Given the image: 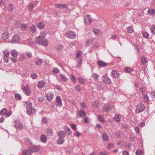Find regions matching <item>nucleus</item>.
<instances>
[{
    "instance_id": "nucleus-1",
    "label": "nucleus",
    "mask_w": 155,
    "mask_h": 155,
    "mask_svg": "<svg viewBox=\"0 0 155 155\" xmlns=\"http://www.w3.org/2000/svg\"><path fill=\"white\" fill-rule=\"evenodd\" d=\"M26 104V107L27 110L26 112L27 114L30 115L32 113L35 114L36 112V110L32 107V104L30 101H26L25 102Z\"/></svg>"
},
{
    "instance_id": "nucleus-2",
    "label": "nucleus",
    "mask_w": 155,
    "mask_h": 155,
    "mask_svg": "<svg viewBox=\"0 0 155 155\" xmlns=\"http://www.w3.org/2000/svg\"><path fill=\"white\" fill-rule=\"evenodd\" d=\"M66 133L63 131H59L57 135L59 138L58 139L57 143L59 144H61L64 143V138L65 136Z\"/></svg>"
},
{
    "instance_id": "nucleus-3",
    "label": "nucleus",
    "mask_w": 155,
    "mask_h": 155,
    "mask_svg": "<svg viewBox=\"0 0 155 155\" xmlns=\"http://www.w3.org/2000/svg\"><path fill=\"white\" fill-rule=\"evenodd\" d=\"M35 41L36 43L40 45H42L45 46H47L48 45V42L45 38L44 40V38L38 36L36 39Z\"/></svg>"
},
{
    "instance_id": "nucleus-4",
    "label": "nucleus",
    "mask_w": 155,
    "mask_h": 155,
    "mask_svg": "<svg viewBox=\"0 0 155 155\" xmlns=\"http://www.w3.org/2000/svg\"><path fill=\"white\" fill-rule=\"evenodd\" d=\"M145 108L144 105L143 103L138 104L136 107V113L137 114L143 111Z\"/></svg>"
},
{
    "instance_id": "nucleus-5",
    "label": "nucleus",
    "mask_w": 155,
    "mask_h": 155,
    "mask_svg": "<svg viewBox=\"0 0 155 155\" xmlns=\"http://www.w3.org/2000/svg\"><path fill=\"white\" fill-rule=\"evenodd\" d=\"M13 126L16 128L22 130L23 128V125L19 120H16L13 123Z\"/></svg>"
},
{
    "instance_id": "nucleus-6",
    "label": "nucleus",
    "mask_w": 155,
    "mask_h": 155,
    "mask_svg": "<svg viewBox=\"0 0 155 155\" xmlns=\"http://www.w3.org/2000/svg\"><path fill=\"white\" fill-rule=\"evenodd\" d=\"M101 80L103 82L106 84H109L111 82L110 79L106 74L102 77Z\"/></svg>"
},
{
    "instance_id": "nucleus-7",
    "label": "nucleus",
    "mask_w": 155,
    "mask_h": 155,
    "mask_svg": "<svg viewBox=\"0 0 155 155\" xmlns=\"http://www.w3.org/2000/svg\"><path fill=\"white\" fill-rule=\"evenodd\" d=\"M66 36L67 37L70 38L74 39L76 37V33L73 31H69L67 32Z\"/></svg>"
},
{
    "instance_id": "nucleus-8",
    "label": "nucleus",
    "mask_w": 155,
    "mask_h": 155,
    "mask_svg": "<svg viewBox=\"0 0 155 155\" xmlns=\"http://www.w3.org/2000/svg\"><path fill=\"white\" fill-rule=\"evenodd\" d=\"M24 94L27 96H29L31 94L30 88L28 86H25L23 89Z\"/></svg>"
},
{
    "instance_id": "nucleus-9",
    "label": "nucleus",
    "mask_w": 155,
    "mask_h": 155,
    "mask_svg": "<svg viewBox=\"0 0 155 155\" xmlns=\"http://www.w3.org/2000/svg\"><path fill=\"white\" fill-rule=\"evenodd\" d=\"M29 148L32 153L33 152L38 151L39 150V147L35 145H31Z\"/></svg>"
},
{
    "instance_id": "nucleus-10",
    "label": "nucleus",
    "mask_w": 155,
    "mask_h": 155,
    "mask_svg": "<svg viewBox=\"0 0 155 155\" xmlns=\"http://www.w3.org/2000/svg\"><path fill=\"white\" fill-rule=\"evenodd\" d=\"M119 74V71H117L112 70L111 72V76L114 78H118Z\"/></svg>"
},
{
    "instance_id": "nucleus-11",
    "label": "nucleus",
    "mask_w": 155,
    "mask_h": 155,
    "mask_svg": "<svg viewBox=\"0 0 155 155\" xmlns=\"http://www.w3.org/2000/svg\"><path fill=\"white\" fill-rule=\"evenodd\" d=\"M84 22L85 24H89L91 23L92 19L88 15H86L84 17Z\"/></svg>"
},
{
    "instance_id": "nucleus-12",
    "label": "nucleus",
    "mask_w": 155,
    "mask_h": 155,
    "mask_svg": "<svg viewBox=\"0 0 155 155\" xmlns=\"http://www.w3.org/2000/svg\"><path fill=\"white\" fill-rule=\"evenodd\" d=\"M32 154L30 148L29 149H25L22 151L21 155H31Z\"/></svg>"
},
{
    "instance_id": "nucleus-13",
    "label": "nucleus",
    "mask_w": 155,
    "mask_h": 155,
    "mask_svg": "<svg viewBox=\"0 0 155 155\" xmlns=\"http://www.w3.org/2000/svg\"><path fill=\"white\" fill-rule=\"evenodd\" d=\"M56 102L57 105L60 107L62 106V102L61 98L59 96H57L56 99Z\"/></svg>"
},
{
    "instance_id": "nucleus-14",
    "label": "nucleus",
    "mask_w": 155,
    "mask_h": 155,
    "mask_svg": "<svg viewBox=\"0 0 155 155\" xmlns=\"http://www.w3.org/2000/svg\"><path fill=\"white\" fill-rule=\"evenodd\" d=\"M111 106L109 104H104L103 107L104 110L105 111L108 112L111 109Z\"/></svg>"
},
{
    "instance_id": "nucleus-15",
    "label": "nucleus",
    "mask_w": 155,
    "mask_h": 155,
    "mask_svg": "<svg viewBox=\"0 0 155 155\" xmlns=\"http://www.w3.org/2000/svg\"><path fill=\"white\" fill-rule=\"evenodd\" d=\"M45 83L43 80L40 81L38 84V87L39 88H42L45 86Z\"/></svg>"
},
{
    "instance_id": "nucleus-16",
    "label": "nucleus",
    "mask_w": 155,
    "mask_h": 155,
    "mask_svg": "<svg viewBox=\"0 0 155 155\" xmlns=\"http://www.w3.org/2000/svg\"><path fill=\"white\" fill-rule=\"evenodd\" d=\"M102 138L104 141H107L109 140V136L106 133H103L102 135Z\"/></svg>"
},
{
    "instance_id": "nucleus-17",
    "label": "nucleus",
    "mask_w": 155,
    "mask_h": 155,
    "mask_svg": "<svg viewBox=\"0 0 155 155\" xmlns=\"http://www.w3.org/2000/svg\"><path fill=\"white\" fill-rule=\"evenodd\" d=\"M46 131L48 136H52L53 135V130L50 127H48Z\"/></svg>"
},
{
    "instance_id": "nucleus-18",
    "label": "nucleus",
    "mask_w": 155,
    "mask_h": 155,
    "mask_svg": "<svg viewBox=\"0 0 155 155\" xmlns=\"http://www.w3.org/2000/svg\"><path fill=\"white\" fill-rule=\"evenodd\" d=\"M97 64L99 66H100L102 67H104L107 65V64L106 63L102 61H98Z\"/></svg>"
},
{
    "instance_id": "nucleus-19",
    "label": "nucleus",
    "mask_w": 155,
    "mask_h": 155,
    "mask_svg": "<svg viewBox=\"0 0 155 155\" xmlns=\"http://www.w3.org/2000/svg\"><path fill=\"white\" fill-rule=\"evenodd\" d=\"M20 40V37L18 35H14L12 40L13 42H18Z\"/></svg>"
},
{
    "instance_id": "nucleus-20",
    "label": "nucleus",
    "mask_w": 155,
    "mask_h": 155,
    "mask_svg": "<svg viewBox=\"0 0 155 155\" xmlns=\"http://www.w3.org/2000/svg\"><path fill=\"white\" fill-rule=\"evenodd\" d=\"M47 99L49 101L51 100L53 98V95L51 93H48L46 94Z\"/></svg>"
},
{
    "instance_id": "nucleus-21",
    "label": "nucleus",
    "mask_w": 155,
    "mask_h": 155,
    "mask_svg": "<svg viewBox=\"0 0 155 155\" xmlns=\"http://www.w3.org/2000/svg\"><path fill=\"white\" fill-rule=\"evenodd\" d=\"M9 34L7 31H5L3 33L2 35V38L4 40L7 39L9 38Z\"/></svg>"
},
{
    "instance_id": "nucleus-22",
    "label": "nucleus",
    "mask_w": 155,
    "mask_h": 155,
    "mask_svg": "<svg viewBox=\"0 0 155 155\" xmlns=\"http://www.w3.org/2000/svg\"><path fill=\"white\" fill-rule=\"evenodd\" d=\"M55 6L57 7V8L61 9H63V8H67L68 7V6L67 5L64 4H56L55 5Z\"/></svg>"
},
{
    "instance_id": "nucleus-23",
    "label": "nucleus",
    "mask_w": 155,
    "mask_h": 155,
    "mask_svg": "<svg viewBox=\"0 0 155 155\" xmlns=\"http://www.w3.org/2000/svg\"><path fill=\"white\" fill-rule=\"evenodd\" d=\"M86 116V114L83 110H80L78 111V116L82 118L85 117Z\"/></svg>"
},
{
    "instance_id": "nucleus-24",
    "label": "nucleus",
    "mask_w": 155,
    "mask_h": 155,
    "mask_svg": "<svg viewBox=\"0 0 155 155\" xmlns=\"http://www.w3.org/2000/svg\"><path fill=\"white\" fill-rule=\"evenodd\" d=\"M40 139L41 141L43 143H45L47 141V138L46 136L44 134H42L41 137Z\"/></svg>"
},
{
    "instance_id": "nucleus-25",
    "label": "nucleus",
    "mask_w": 155,
    "mask_h": 155,
    "mask_svg": "<svg viewBox=\"0 0 155 155\" xmlns=\"http://www.w3.org/2000/svg\"><path fill=\"white\" fill-rule=\"evenodd\" d=\"M93 31L95 35H98L102 33L101 31L99 29H94L93 30Z\"/></svg>"
},
{
    "instance_id": "nucleus-26",
    "label": "nucleus",
    "mask_w": 155,
    "mask_h": 155,
    "mask_svg": "<svg viewBox=\"0 0 155 155\" xmlns=\"http://www.w3.org/2000/svg\"><path fill=\"white\" fill-rule=\"evenodd\" d=\"M124 70L127 73H130L134 71V69L133 68L129 67L125 68Z\"/></svg>"
},
{
    "instance_id": "nucleus-27",
    "label": "nucleus",
    "mask_w": 155,
    "mask_h": 155,
    "mask_svg": "<svg viewBox=\"0 0 155 155\" xmlns=\"http://www.w3.org/2000/svg\"><path fill=\"white\" fill-rule=\"evenodd\" d=\"M121 117L119 115H115L114 117V120L117 122H118L120 121Z\"/></svg>"
},
{
    "instance_id": "nucleus-28",
    "label": "nucleus",
    "mask_w": 155,
    "mask_h": 155,
    "mask_svg": "<svg viewBox=\"0 0 155 155\" xmlns=\"http://www.w3.org/2000/svg\"><path fill=\"white\" fill-rule=\"evenodd\" d=\"M55 48L58 51H61L63 49V46L61 45H58L55 47Z\"/></svg>"
},
{
    "instance_id": "nucleus-29",
    "label": "nucleus",
    "mask_w": 155,
    "mask_h": 155,
    "mask_svg": "<svg viewBox=\"0 0 155 155\" xmlns=\"http://www.w3.org/2000/svg\"><path fill=\"white\" fill-rule=\"evenodd\" d=\"M142 35L144 38L147 39L149 38V35L146 31H142Z\"/></svg>"
},
{
    "instance_id": "nucleus-30",
    "label": "nucleus",
    "mask_w": 155,
    "mask_h": 155,
    "mask_svg": "<svg viewBox=\"0 0 155 155\" xmlns=\"http://www.w3.org/2000/svg\"><path fill=\"white\" fill-rule=\"evenodd\" d=\"M43 60L41 59H39L35 62V64L37 65H41L43 62Z\"/></svg>"
},
{
    "instance_id": "nucleus-31",
    "label": "nucleus",
    "mask_w": 155,
    "mask_h": 155,
    "mask_svg": "<svg viewBox=\"0 0 155 155\" xmlns=\"http://www.w3.org/2000/svg\"><path fill=\"white\" fill-rule=\"evenodd\" d=\"M45 25L43 22H39L38 25V28L40 29L44 28H45Z\"/></svg>"
},
{
    "instance_id": "nucleus-32",
    "label": "nucleus",
    "mask_w": 155,
    "mask_h": 155,
    "mask_svg": "<svg viewBox=\"0 0 155 155\" xmlns=\"http://www.w3.org/2000/svg\"><path fill=\"white\" fill-rule=\"evenodd\" d=\"M60 77L61 80L64 82L68 80L67 77L64 74H61L60 75Z\"/></svg>"
},
{
    "instance_id": "nucleus-33",
    "label": "nucleus",
    "mask_w": 155,
    "mask_h": 155,
    "mask_svg": "<svg viewBox=\"0 0 155 155\" xmlns=\"http://www.w3.org/2000/svg\"><path fill=\"white\" fill-rule=\"evenodd\" d=\"M13 6L12 4H9L8 6V9L9 12H12L13 10Z\"/></svg>"
},
{
    "instance_id": "nucleus-34",
    "label": "nucleus",
    "mask_w": 155,
    "mask_h": 155,
    "mask_svg": "<svg viewBox=\"0 0 155 155\" xmlns=\"http://www.w3.org/2000/svg\"><path fill=\"white\" fill-rule=\"evenodd\" d=\"M143 98L145 102L147 103L150 101L149 97L146 94L144 95H143Z\"/></svg>"
},
{
    "instance_id": "nucleus-35",
    "label": "nucleus",
    "mask_w": 155,
    "mask_h": 155,
    "mask_svg": "<svg viewBox=\"0 0 155 155\" xmlns=\"http://www.w3.org/2000/svg\"><path fill=\"white\" fill-rule=\"evenodd\" d=\"M147 13L151 15H153L155 14V9H150L148 10Z\"/></svg>"
},
{
    "instance_id": "nucleus-36",
    "label": "nucleus",
    "mask_w": 155,
    "mask_h": 155,
    "mask_svg": "<svg viewBox=\"0 0 155 155\" xmlns=\"http://www.w3.org/2000/svg\"><path fill=\"white\" fill-rule=\"evenodd\" d=\"M7 110L5 108H4L0 111V114L2 115H5Z\"/></svg>"
},
{
    "instance_id": "nucleus-37",
    "label": "nucleus",
    "mask_w": 155,
    "mask_h": 155,
    "mask_svg": "<svg viewBox=\"0 0 155 155\" xmlns=\"http://www.w3.org/2000/svg\"><path fill=\"white\" fill-rule=\"evenodd\" d=\"M15 97L17 100H20L22 99L21 96L19 94H16L15 95Z\"/></svg>"
},
{
    "instance_id": "nucleus-38",
    "label": "nucleus",
    "mask_w": 155,
    "mask_h": 155,
    "mask_svg": "<svg viewBox=\"0 0 155 155\" xmlns=\"http://www.w3.org/2000/svg\"><path fill=\"white\" fill-rule=\"evenodd\" d=\"M36 30V28L35 26L32 25L31 26L30 28V31H31L33 33L35 32Z\"/></svg>"
},
{
    "instance_id": "nucleus-39",
    "label": "nucleus",
    "mask_w": 155,
    "mask_h": 155,
    "mask_svg": "<svg viewBox=\"0 0 155 155\" xmlns=\"http://www.w3.org/2000/svg\"><path fill=\"white\" fill-rule=\"evenodd\" d=\"M141 62L143 64H145L147 62L146 58L144 57H141Z\"/></svg>"
},
{
    "instance_id": "nucleus-40",
    "label": "nucleus",
    "mask_w": 155,
    "mask_h": 155,
    "mask_svg": "<svg viewBox=\"0 0 155 155\" xmlns=\"http://www.w3.org/2000/svg\"><path fill=\"white\" fill-rule=\"evenodd\" d=\"M82 54V53L81 51H78L77 52V54L76 55V58H78V59L80 58Z\"/></svg>"
},
{
    "instance_id": "nucleus-41",
    "label": "nucleus",
    "mask_w": 155,
    "mask_h": 155,
    "mask_svg": "<svg viewBox=\"0 0 155 155\" xmlns=\"http://www.w3.org/2000/svg\"><path fill=\"white\" fill-rule=\"evenodd\" d=\"M103 85V84L101 82H98L97 84V88L98 89H100L102 87Z\"/></svg>"
},
{
    "instance_id": "nucleus-42",
    "label": "nucleus",
    "mask_w": 155,
    "mask_h": 155,
    "mask_svg": "<svg viewBox=\"0 0 155 155\" xmlns=\"http://www.w3.org/2000/svg\"><path fill=\"white\" fill-rule=\"evenodd\" d=\"M92 104L93 106L96 107L97 108L99 107V103L97 101H94L93 102Z\"/></svg>"
},
{
    "instance_id": "nucleus-43",
    "label": "nucleus",
    "mask_w": 155,
    "mask_h": 155,
    "mask_svg": "<svg viewBox=\"0 0 155 155\" xmlns=\"http://www.w3.org/2000/svg\"><path fill=\"white\" fill-rule=\"evenodd\" d=\"M11 54L14 57L17 56L18 55L17 52L15 50H13V51L11 52Z\"/></svg>"
},
{
    "instance_id": "nucleus-44",
    "label": "nucleus",
    "mask_w": 155,
    "mask_h": 155,
    "mask_svg": "<svg viewBox=\"0 0 155 155\" xmlns=\"http://www.w3.org/2000/svg\"><path fill=\"white\" fill-rule=\"evenodd\" d=\"M82 58H81L80 59V60L78 61V62L76 66V67H77V68L80 67L81 66V64L82 63Z\"/></svg>"
},
{
    "instance_id": "nucleus-45",
    "label": "nucleus",
    "mask_w": 155,
    "mask_h": 155,
    "mask_svg": "<svg viewBox=\"0 0 155 155\" xmlns=\"http://www.w3.org/2000/svg\"><path fill=\"white\" fill-rule=\"evenodd\" d=\"M98 120L101 122H103L104 121V117L101 115L98 116Z\"/></svg>"
},
{
    "instance_id": "nucleus-46",
    "label": "nucleus",
    "mask_w": 155,
    "mask_h": 155,
    "mask_svg": "<svg viewBox=\"0 0 155 155\" xmlns=\"http://www.w3.org/2000/svg\"><path fill=\"white\" fill-rule=\"evenodd\" d=\"M46 35V34L45 32L42 31L40 33V35L39 36L41 37L42 38H44V40H45V37Z\"/></svg>"
},
{
    "instance_id": "nucleus-47",
    "label": "nucleus",
    "mask_w": 155,
    "mask_h": 155,
    "mask_svg": "<svg viewBox=\"0 0 155 155\" xmlns=\"http://www.w3.org/2000/svg\"><path fill=\"white\" fill-rule=\"evenodd\" d=\"M4 56L5 57H8L9 54V52L8 50H5L4 52Z\"/></svg>"
},
{
    "instance_id": "nucleus-48",
    "label": "nucleus",
    "mask_w": 155,
    "mask_h": 155,
    "mask_svg": "<svg viewBox=\"0 0 155 155\" xmlns=\"http://www.w3.org/2000/svg\"><path fill=\"white\" fill-rule=\"evenodd\" d=\"M71 79L72 82H73L74 83H75L76 82V78L75 77L73 74L71 75Z\"/></svg>"
},
{
    "instance_id": "nucleus-49",
    "label": "nucleus",
    "mask_w": 155,
    "mask_h": 155,
    "mask_svg": "<svg viewBox=\"0 0 155 155\" xmlns=\"http://www.w3.org/2000/svg\"><path fill=\"white\" fill-rule=\"evenodd\" d=\"M92 77L95 79H97L99 77V75L95 73H93L92 74Z\"/></svg>"
},
{
    "instance_id": "nucleus-50",
    "label": "nucleus",
    "mask_w": 155,
    "mask_h": 155,
    "mask_svg": "<svg viewBox=\"0 0 155 155\" xmlns=\"http://www.w3.org/2000/svg\"><path fill=\"white\" fill-rule=\"evenodd\" d=\"M78 81L80 83L83 84L84 83V79L81 78H78Z\"/></svg>"
},
{
    "instance_id": "nucleus-51",
    "label": "nucleus",
    "mask_w": 155,
    "mask_h": 155,
    "mask_svg": "<svg viewBox=\"0 0 155 155\" xmlns=\"http://www.w3.org/2000/svg\"><path fill=\"white\" fill-rule=\"evenodd\" d=\"M145 89L143 87H141L140 88L139 91L142 94H143L145 92Z\"/></svg>"
},
{
    "instance_id": "nucleus-52",
    "label": "nucleus",
    "mask_w": 155,
    "mask_h": 155,
    "mask_svg": "<svg viewBox=\"0 0 155 155\" xmlns=\"http://www.w3.org/2000/svg\"><path fill=\"white\" fill-rule=\"evenodd\" d=\"M133 31V29L131 26H130L128 27L127 28V31L129 33H132Z\"/></svg>"
},
{
    "instance_id": "nucleus-53",
    "label": "nucleus",
    "mask_w": 155,
    "mask_h": 155,
    "mask_svg": "<svg viewBox=\"0 0 155 155\" xmlns=\"http://www.w3.org/2000/svg\"><path fill=\"white\" fill-rule=\"evenodd\" d=\"M31 77L33 79H36L38 77L37 75L35 73L31 74Z\"/></svg>"
},
{
    "instance_id": "nucleus-54",
    "label": "nucleus",
    "mask_w": 155,
    "mask_h": 155,
    "mask_svg": "<svg viewBox=\"0 0 155 155\" xmlns=\"http://www.w3.org/2000/svg\"><path fill=\"white\" fill-rule=\"evenodd\" d=\"M59 69L57 68H54L53 70V72L55 74H57L59 72Z\"/></svg>"
},
{
    "instance_id": "nucleus-55",
    "label": "nucleus",
    "mask_w": 155,
    "mask_h": 155,
    "mask_svg": "<svg viewBox=\"0 0 155 155\" xmlns=\"http://www.w3.org/2000/svg\"><path fill=\"white\" fill-rule=\"evenodd\" d=\"M151 31L152 32L155 34V25H153L151 27Z\"/></svg>"
},
{
    "instance_id": "nucleus-56",
    "label": "nucleus",
    "mask_w": 155,
    "mask_h": 155,
    "mask_svg": "<svg viewBox=\"0 0 155 155\" xmlns=\"http://www.w3.org/2000/svg\"><path fill=\"white\" fill-rule=\"evenodd\" d=\"M81 134L78 131H77L74 133V136H76L77 137H79Z\"/></svg>"
},
{
    "instance_id": "nucleus-57",
    "label": "nucleus",
    "mask_w": 155,
    "mask_h": 155,
    "mask_svg": "<svg viewBox=\"0 0 155 155\" xmlns=\"http://www.w3.org/2000/svg\"><path fill=\"white\" fill-rule=\"evenodd\" d=\"M71 128L74 130H75L77 129L76 126L75 124H71Z\"/></svg>"
},
{
    "instance_id": "nucleus-58",
    "label": "nucleus",
    "mask_w": 155,
    "mask_h": 155,
    "mask_svg": "<svg viewBox=\"0 0 155 155\" xmlns=\"http://www.w3.org/2000/svg\"><path fill=\"white\" fill-rule=\"evenodd\" d=\"M150 95L153 98L155 97V91H153L152 92L150 93Z\"/></svg>"
},
{
    "instance_id": "nucleus-59",
    "label": "nucleus",
    "mask_w": 155,
    "mask_h": 155,
    "mask_svg": "<svg viewBox=\"0 0 155 155\" xmlns=\"http://www.w3.org/2000/svg\"><path fill=\"white\" fill-rule=\"evenodd\" d=\"M12 114V112L11 111H9L8 112H7V110L6 111V113L5 115L7 117H9Z\"/></svg>"
},
{
    "instance_id": "nucleus-60",
    "label": "nucleus",
    "mask_w": 155,
    "mask_h": 155,
    "mask_svg": "<svg viewBox=\"0 0 155 155\" xmlns=\"http://www.w3.org/2000/svg\"><path fill=\"white\" fill-rule=\"evenodd\" d=\"M123 155H129V152L127 150H124L123 151Z\"/></svg>"
},
{
    "instance_id": "nucleus-61",
    "label": "nucleus",
    "mask_w": 155,
    "mask_h": 155,
    "mask_svg": "<svg viewBox=\"0 0 155 155\" xmlns=\"http://www.w3.org/2000/svg\"><path fill=\"white\" fill-rule=\"evenodd\" d=\"M92 43V41H87L86 42V45L87 46H89Z\"/></svg>"
},
{
    "instance_id": "nucleus-62",
    "label": "nucleus",
    "mask_w": 155,
    "mask_h": 155,
    "mask_svg": "<svg viewBox=\"0 0 155 155\" xmlns=\"http://www.w3.org/2000/svg\"><path fill=\"white\" fill-rule=\"evenodd\" d=\"M15 25L18 27L20 26L21 25V22L19 21H16L15 22Z\"/></svg>"
},
{
    "instance_id": "nucleus-63",
    "label": "nucleus",
    "mask_w": 155,
    "mask_h": 155,
    "mask_svg": "<svg viewBox=\"0 0 155 155\" xmlns=\"http://www.w3.org/2000/svg\"><path fill=\"white\" fill-rule=\"evenodd\" d=\"M21 27L24 28V29H25L27 28V26L26 24H21L20 26Z\"/></svg>"
},
{
    "instance_id": "nucleus-64",
    "label": "nucleus",
    "mask_w": 155,
    "mask_h": 155,
    "mask_svg": "<svg viewBox=\"0 0 155 155\" xmlns=\"http://www.w3.org/2000/svg\"><path fill=\"white\" fill-rule=\"evenodd\" d=\"M75 89L78 91H81V87L79 85H77L75 86Z\"/></svg>"
}]
</instances>
